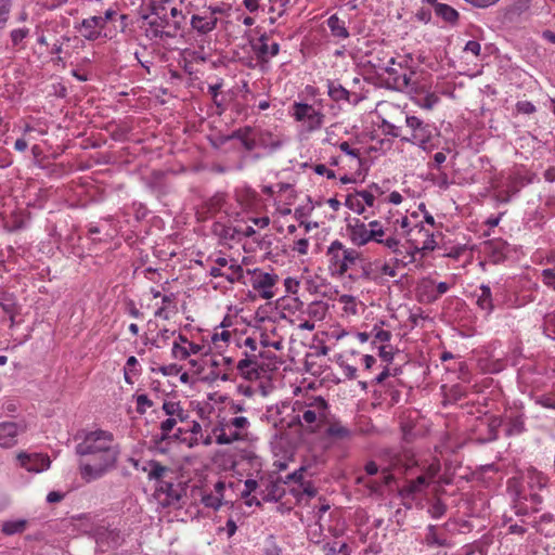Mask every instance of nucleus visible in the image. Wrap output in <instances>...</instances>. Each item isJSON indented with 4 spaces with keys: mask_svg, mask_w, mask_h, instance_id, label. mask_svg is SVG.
<instances>
[{
    "mask_svg": "<svg viewBox=\"0 0 555 555\" xmlns=\"http://www.w3.org/2000/svg\"><path fill=\"white\" fill-rule=\"evenodd\" d=\"M210 346L202 340H191L185 335L179 333L172 341L171 356L173 359L183 361L193 359L192 357H203Z\"/></svg>",
    "mask_w": 555,
    "mask_h": 555,
    "instance_id": "4468645a",
    "label": "nucleus"
},
{
    "mask_svg": "<svg viewBox=\"0 0 555 555\" xmlns=\"http://www.w3.org/2000/svg\"><path fill=\"white\" fill-rule=\"evenodd\" d=\"M76 453L83 457L79 463L80 476L90 482L103 477L115 467L119 448L112 433L94 429L81 435L76 446Z\"/></svg>",
    "mask_w": 555,
    "mask_h": 555,
    "instance_id": "f257e3e1",
    "label": "nucleus"
},
{
    "mask_svg": "<svg viewBox=\"0 0 555 555\" xmlns=\"http://www.w3.org/2000/svg\"><path fill=\"white\" fill-rule=\"evenodd\" d=\"M162 411L166 418L160 422L159 430L162 439L165 440L171 438L170 434L179 422L183 423L188 420L189 413L180 401L173 399L165 400Z\"/></svg>",
    "mask_w": 555,
    "mask_h": 555,
    "instance_id": "ddd939ff",
    "label": "nucleus"
},
{
    "mask_svg": "<svg viewBox=\"0 0 555 555\" xmlns=\"http://www.w3.org/2000/svg\"><path fill=\"white\" fill-rule=\"evenodd\" d=\"M171 438H175L180 444L189 449H193L202 444V441L185 427L178 428L177 433H175Z\"/></svg>",
    "mask_w": 555,
    "mask_h": 555,
    "instance_id": "f704fd0d",
    "label": "nucleus"
},
{
    "mask_svg": "<svg viewBox=\"0 0 555 555\" xmlns=\"http://www.w3.org/2000/svg\"><path fill=\"white\" fill-rule=\"evenodd\" d=\"M104 28L103 21L98 15L83 18L80 26L77 27L81 36L89 41L99 39Z\"/></svg>",
    "mask_w": 555,
    "mask_h": 555,
    "instance_id": "a878e982",
    "label": "nucleus"
},
{
    "mask_svg": "<svg viewBox=\"0 0 555 555\" xmlns=\"http://www.w3.org/2000/svg\"><path fill=\"white\" fill-rule=\"evenodd\" d=\"M191 431L196 438H198L202 441L203 446H210L214 442V435L212 430L210 434H204L203 431V425L196 421H193L190 426L185 427Z\"/></svg>",
    "mask_w": 555,
    "mask_h": 555,
    "instance_id": "79ce46f5",
    "label": "nucleus"
},
{
    "mask_svg": "<svg viewBox=\"0 0 555 555\" xmlns=\"http://www.w3.org/2000/svg\"><path fill=\"white\" fill-rule=\"evenodd\" d=\"M334 301L343 319L350 320L361 315L365 311V304L350 294L337 293Z\"/></svg>",
    "mask_w": 555,
    "mask_h": 555,
    "instance_id": "4be33fe9",
    "label": "nucleus"
},
{
    "mask_svg": "<svg viewBox=\"0 0 555 555\" xmlns=\"http://www.w3.org/2000/svg\"><path fill=\"white\" fill-rule=\"evenodd\" d=\"M418 218L420 214L413 211L388 220L392 236L400 241V253L396 255L403 264L414 262L417 254L434 250L437 246L433 231L425 228Z\"/></svg>",
    "mask_w": 555,
    "mask_h": 555,
    "instance_id": "f03ea898",
    "label": "nucleus"
},
{
    "mask_svg": "<svg viewBox=\"0 0 555 555\" xmlns=\"http://www.w3.org/2000/svg\"><path fill=\"white\" fill-rule=\"evenodd\" d=\"M395 64V59L391 57L389 60V62L385 65V66H379V70H383L385 72L388 77H387V83L392 87V77H396L398 75H400L401 72H399L397 68L392 67V65Z\"/></svg>",
    "mask_w": 555,
    "mask_h": 555,
    "instance_id": "13d9d810",
    "label": "nucleus"
},
{
    "mask_svg": "<svg viewBox=\"0 0 555 555\" xmlns=\"http://www.w3.org/2000/svg\"><path fill=\"white\" fill-rule=\"evenodd\" d=\"M25 520L7 521L2 525V531L5 534H14L17 532H22L25 528Z\"/></svg>",
    "mask_w": 555,
    "mask_h": 555,
    "instance_id": "603ef678",
    "label": "nucleus"
},
{
    "mask_svg": "<svg viewBox=\"0 0 555 555\" xmlns=\"http://www.w3.org/2000/svg\"><path fill=\"white\" fill-rule=\"evenodd\" d=\"M435 14L437 17H439L444 23L451 26L456 25L460 18L459 12L454 8L446 3L437 5Z\"/></svg>",
    "mask_w": 555,
    "mask_h": 555,
    "instance_id": "473e14b6",
    "label": "nucleus"
},
{
    "mask_svg": "<svg viewBox=\"0 0 555 555\" xmlns=\"http://www.w3.org/2000/svg\"><path fill=\"white\" fill-rule=\"evenodd\" d=\"M190 373L197 380L214 384L232 379L233 359L212 353L210 349L203 356L189 361Z\"/></svg>",
    "mask_w": 555,
    "mask_h": 555,
    "instance_id": "39448f33",
    "label": "nucleus"
},
{
    "mask_svg": "<svg viewBox=\"0 0 555 555\" xmlns=\"http://www.w3.org/2000/svg\"><path fill=\"white\" fill-rule=\"evenodd\" d=\"M262 420L273 428L271 444L275 448L282 441L287 444L292 442L289 430L296 429V420L293 403L281 402L268 406L262 415Z\"/></svg>",
    "mask_w": 555,
    "mask_h": 555,
    "instance_id": "0eeeda50",
    "label": "nucleus"
},
{
    "mask_svg": "<svg viewBox=\"0 0 555 555\" xmlns=\"http://www.w3.org/2000/svg\"><path fill=\"white\" fill-rule=\"evenodd\" d=\"M380 201H382V206L384 204H393V205H399L402 203L403 201V196L400 192L398 191H392L390 193H385L382 191V197H380Z\"/></svg>",
    "mask_w": 555,
    "mask_h": 555,
    "instance_id": "864d4df0",
    "label": "nucleus"
},
{
    "mask_svg": "<svg viewBox=\"0 0 555 555\" xmlns=\"http://www.w3.org/2000/svg\"><path fill=\"white\" fill-rule=\"evenodd\" d=\"M339 149L346 156H350L358 164L360 163L359 150L352 149L348 142H341Z\"/></svg>",
    "mask_w": 555,
    "mask_h": 555,
    "instance_id": "052dcab7",
    "label": "nucleus"
},
{
    "mask_svg": "<svg viewBox=\"0 0 555 555\" xmlns=\"http://www.w3.org/2000/svg\"><path fill=\"white\" fill-rule=\"evenodd\" d=\"M508 435H516L524 430V421L520 417L513 420L507 427Z\"/></svg>",
    "mask_w": 555,
    "mask_h": 555,
    "instance_id": "338daca9",
    "label": "nucleus"
},
{
    "mask_svg": "<svg viewBox=\"0 0 555 555\" xmlns=\"http://www.w3.org/2000/svg\"><path fill=\"white\" fill-rule=\"evenodd\" d=\"M526 483L529 492L519 493L517 503L525 512L539 509V505L543 501L542 492L547 485V478L537 469H529L526 475Z\"/></svg>",
    "mask_w": 555,
    "mask_h": 555,
    "instance_id": "9b49d317",
    "label": "nucleus"
},
{
    "mask_svg": "<svg viewBox=\"0 0 555 555\" xmlns=\"http://www.w3.org/2000/svg\"><path fill=\"white\" fill-rule=\"evenodd\" d=\"M223 494L205 493L202 496V503L206 507L218 509L222 505Z\"/></svg>",
    "mask_w": 555,
    "mask_h": 555,
    "instance_id": "8fccbe9b",
    "label": "nucleus"
},
{
    "mask_svg": "<svg viewBox=\"0 0 555 555\" xmlns=\"http://www.w3.org/2000/svg\"><path fill=\"white\" fill-rule=\"evenodd\" d=\"M421 301L431 302L436 300V282L431 279H423L416 287Z\"/></svg>",
    "mask_w": 555,
    "mask_h": 555,
    "instance_id": "c85d7f7f",
    "label": "nucleus"
},
{
    "mask_svg": "<svg viewBox=\"0 0 555 555\" xmlns=\"http://www.w3.org/2000/svg\"><path fill=\"white\" fill-rule=\"evenodd\" d=\"M268 486V481L263 478H260L259 480L253 478L246 479L244 482V488L241 491V495L246 500L245 503L248 506H258L260 505L261 500L271 501L276 499L275 494L266 492Z\"/></svg>",
    "mask_w": 555,
    "mask_h": 555,
    "instance_id": "a211bd4d",
    "label": "nucleus"
},
{
    "mask_svg": "<svg viewBox=\"0 0 555 555\" xmlns=\"http://www.w3.org/2000/svg\"><path fill=\"white\" fill-rule=\"evenodd\" d=\"M278 302L283 318L288 319L293 325L304 331L311 332L314 330L315 324L304 317V302L297 297L281 298Z\"/></svg>",
    "mask_w": 555,
    "mask_h": 555,
    "instance_id": "dca6fc26",
    "label": "nucleus"
},
{
    "mask_svg": "<svg viewBox=\"0 0 555 555\" xmlns=\"http://www.w3.org/2000/svg\"><path fill=\"white\" fill-rule=\"evenodd\" d=\"M17 465L31 474H40L51 466V459L47 453L21 451L15 456Z\"/></svg>",
    "mask_w": 555,
    "mask_h": 555,
    "instance_id": "aec40b11",
    "label": "nucleus"
},
{
    "mask_svg": "<svg viewBox=\"0 0 555 555\" xmlns=\"http://www.w3.org/2000/svg\"><path fill=\"white\" fill-rule=\"evenodd\" d=\"M439 102L438 95L435 93H427L424 98L418 99L416 104L424 109H431Z\"/></svg>",
    "mask_w": 555,
    "mask_h": 555,
    "instance_id": "5fc2aeb1",
    "label": "nucleus"
},
{
    "mask_svg": "<svg viewBox=\"0 0 555 555\" xmlns=\"http://www.w3.org/2000/svg\"><path fill=\"white\" fill-rule=\"evenodd\" d=\"M327 94L333 101L350 102V92L338 81L327 80Z\"/></svg>",
    "mask_w": 555,
    "mask_h": 555,
    "instance_id": "c9c22d12",
    "label": "nucleus"
},
{
    "mask_svg": "<svg viewBox=\"0 0 555 555\" xmlns=\"http://www.w3.org/2000/svg\"><path fill=\"white\" fill-rule=\"evenodd\" d=\"M229 325V323L227 322V318L222 321L221 323V327L222 330L219 332V331H216L212 335H211V338H210V341L211 344L217 348V349H222L224 346L228 345V343L230 341L231 337H232V334L231 332H229L228 330H225V327Z\"/></svg>",
    "mask_w": 555,
    "mask_h": 555,
    "instance_id": "58836bf2",
    "label": "nucleus"
},
{
    "mask_svg": "<svg viewBox=\"0 0 555 555\" xmlns=\"http://www.w3.org/2000/svg\"><path fill=\"white\" fill-rule=\"evenodd\" d=\"M542 281L545 285L551 286L555 289V272L546 269L542 271Z\"/></svg>",
    "mask_w": 555,
    "mask_h": 555,
    "instance_id": "774afa93",
    "label": "nucleus"
},
{
    "mask_svg": "<svg viewBox=\"0 0 555 555\" xmlns=\"http://www.w3.org/2000/svg\"><path fill=\"white\" fill-rule=\"evenodd\" d=\"M326 311H327V307L324 302L313 301L310 305H308L306 310H304V317L306 318V315H307L308 317L307 320H310L311 322L314 323V321L323 320L326 314Z\"/></svg>",
    "mask_w": 555,
    "mask_h": 555,
    "instance_id": "e433bc0d",
    "label": "nucleus"
},
{
    "mask_svg": "<svg viewBox=\"0 0 555 555\" xmlns=\"http://www.w3.org/2000/svg\"><path fill=\"white\" fill-rule=\"evenodd\" d=\"M326 433H327V435L330 437H333V438H336V439H347L351 435L350 429L347 428L346 426H344L340 423H333V424H331L327 427Z\"/></svg>",
    "mask_w": 555,
    "mask_h": 555,
    "instance_id": "49530a36",
    "label": "nucleus"
},
{
    "mask_svg": "<svg viewBox=\"0 0 555 555\" xmlns=\"http://www.w3.org/2000/svg\"><path fill=\"white\" fill-rule=\"evenodd\" d=\"M220 12L221 11L218 8H209L202 13L194 14L191 17L192 28L199 34H208L216 28L218 22L216 14Z\"/></svg>",
    "mask_w": 555,
    "mask_h": 555,
    "instance_id": "5701e85b",
    "label": "nucleus"
},
{
    "mask_svg": "<svg viewBox=\"0 0 555 555\" xmlns=\"http://www.w3.org/2000/svg\"><path fill=\"white\" fill-rule=\"evenodd\" d=\"M293 250L299 255H307L309 251V241L307 238H299L294 242Z\"/></svg>",
    "mask_w": 555,
    "mask_h": 555,
    "instance_id": "69168bd1",
    "label": "nucleus"
},
{
    "mask_svg": "<svg viewBox=\"0 0 555 555\" xmlns=\"http://www.w3.org/2000/svg\"><path fill=\"white\" fill-rule=\"evenodd\" d=\"M440 472V463L433 460L427 466L423 467L422 474L416 479L408 482L401 490L400 494L403 498L414 496L422 493L429 485L436 481L438 473Z\"/></svg>",
    "mask_w": 555,
    "mask_h": 555,
    "instance_id": "f3484780",
    "label": "nucleus"
},
{
    "mask_svg": "<svg viewBox=\"0 0 555 555\" xmlns=\"http://www.w3.org/2000/svg\"><path fill=\"white\" fill-rule=\"evenodd\" d=\"M302 474H304V469L300 468V469L294 472L292 475H289L288 479L297 482L299 485V488L302 489L304 494H306L307 496H310V498L314 496L317 494V490L314 489V487L311 485L310 481L304 480Z\"/></svg>",
    "mask_w": 555,
    "mask_h": 555,
    "instance_id": "ea45409f",
    "label": "nucleus"
},
{
    "mask_svg": "<svg viewBox=\"0 0 555 555\" xmlns=\"http://www.w3.org/2000/svg\"><path fill=\"white\" fill-rule=\"evenodd\" d=\"M150 28L153 33L154 37H173V34L170 31H167L166 28L170 26L169 17H157L153 16L152 20L149 22Z\"/></svg>",
    "mask_w": 555,
    "mask_h": 555,
    "instance_id": "7c9ffc66",
    "label": "nucleus"
},
{
    "mask_svg": "<svg viewBox=\"0 0 555 555\" xmlns=\"http://www.w3.org/2000/svg\"><path fill=\"white\" fill-rule=\"evenodd\" d=\"M236 369L245 379L254 380L259 377V363L256 356L241 359L236 364Z\"/></svg>",
    "mask_w": 555,
    "mask_h": 555,
    "instance_id": "bb28decb",
    "label": "nucleus"
},
{
    "mask_svg": "<svg viewBox=\"0 0 555 555\" xmlns=\"http://www.w3.org/2000/svg\"><path fill=\"white\" fill-rule=\"evenodd\" d=\"M477 305L480 309L487 311L488 313L492 311V296L491 289L487 285H481L479 288V294L477 295Z\"/></svg>",
    "mask_w": 555,
    "mask_h": 555,
    "instance_id": "a19ab883",
    "label": "nucleus"
},
{
    "mask_svg": "<svg viewBox=\"0 0 555 555\" xmlns=\"http://www.w3.org/2000/svg\"><path fill=\"white\" fill-rule=\"evenodd\" d=\"M207 214L210 217H216L219 221L223 219V217H229L233 219L234 225H227L224 230V235L234 236V234L251 236L256 233L255 229L247 224L251 222L258 229H264L270 223V218L268 216L256 217L251 214V211H246L241 216L238 211H230L229 204L225 199V196L222 194L215 195L211 197L207 204ZM232 222V220H229Z\"/></svg>",
    "mask_w": 555,
    "mask_h": 555,
    "instance_id": "7ed1b4c3",
    "label": "nucleus"
},
{
    "mask_svg": "<svg viewBox=\"0 0 555 555\" xmlns=\"http://www.w3.org/2000/svg\"><path fill=\"white\" fill-rule=\"evenodd\" d=\"M0 214L3 220H5V227L9 230H17L23 228L28 219L23 210L4 209Z\"/></svg>",
    "mask_w": 555,
    "mask_h": 555,
    "instance_id": "cd10ccee",
    "label": "nucleus"
},
{
    "mask_svg": "<svg viewBox=\"0 0 555 555\" xmlns=\"http://www.w3.org/2000/svg\"><path fill=\"white\" fill-rule=\"evenodd\" d=\"M250 422L245 416H235L230 420L221 418L212 427L214 441L217 444H231L244 441L248 437Z\"/></svg>",
    "mask_w": 555,
    "mask_h": 555,
    "instance_id": "9d476101",
    "label": "nucleus"
},
{
    "mask_svg": "<svg viewBox=\"0 0 555 555\" xmlns=\"http://www.w3.org/2000/svg\"><path fill=\"white\" fill-rule=\"evenodd\" d=\"M285 142V138H282L281 135H274L270 131H263L260 134V143L263 146H268L272 150L281 147Z\"/></svg>",
    "mask_w": 555,
    "mask_h": 555,
    "instance_id": "c03bdc74",
    "label": "nucleus"
},
{
    "mask_svg": "<svg viewBox=\"0 0 555 555\" xmlns=\"http://www.w3.org/2000/svg\"><path fill=\"white\" fill-rule=\"evenodd\" d=\"M426 542L429 545H437V546H442L446 543L444 539H441L438 537L436 527H434V526L428 527V532L426 534Z\"/></svg>",
    "mask_w": 555,
    "mask_h": 555,
    "instance_id": "bf43d9fd",
    "label": "nucleus"
},
{
    "mask_svg": "<svg viewBox=\"0 0 555 555\" xmlns=\"http://www.w3.org/2000/svg\"><path fill=\"white\" fill-rule=\"evenodd\" d=\"M274 201L275 214L285 217L291 215V206L295 203L297 197L296 191L292 184L288 183H276L270 184L263 188Z\"/></svg>",
    "mask_w": 555,
    "mask_h": 555,
    "instance_id": "2eb2a0df",
    "label": "nucleus"
},
{
    "mask_svg": "<svg viewBox=\"0 0 555 555\" xmlns=\"http://www.w3.org/2000/svg\"><path fill=\"white\" fill-rule=\"evenodd\" d=\"M249 284L260 298L271 300L278 295L279 275L262 269L247 270Z\"/></svg>",
    "mask_w": 555,
    "mask_h": 555,
    "instance_id": "f8f14e48",
    "label": "nucleus"
},
{
    "mask_svg": "<svg viewBox=\"0 0 555 555\" xmlns=\"http://www.w3.org/2000/svg\"><path fill=\"white\" fill-rule=\"evenodd\" d=\"M292 116L301 121L307 131L311 132L320 129L324 122V114L315 109L312 105L307 103L296 102L293 105Z\"/></svg>",
    "mask_w": 555,
    "mask_h": 555,
    "instance_id": "6ab92c4d",
    "label": "nucleus"
},
{
    "mask_svg": "<svg viewBox=\"0 0 555 555\" xmlns=\"http://www.w3.org/2000/svg\"><path fill=\"white\" fill-rule=\"evenodd\" d=\"M296 429L315 433L324 425L328 415V406L322 397H309L293 402Z\"/></svg>",
    "mask_w": 555,
    "mask_h": 555,
    "instance_id": "423d86ee",
    "label": "nucleus"
},
{
    "mask_svg": "<svg viewBox=\"0 0 555 555\" xmlns=\"http://www.w3.org/2000/svg\"><path fill=\"white\" fill-rule=\"evenodd\" d=\"M382 190L373 185L369 190H363L357 192L354 199L358 202V207L354 208L358 212L364 211V206L360 205L361 203L365 204L369 207H376L377 209H382Z\"/></svg>",
    "mask_w": 555,
    "mask_h": 555,
    "instance_id": "393cba45",
    "label": "nucleus"
},
{
    "mask_svg": "<svg viewBox=\"0 0 555 555\" xmlns=\"http://www.w3.org/2000/svg\"><path fill=\"white\" fill-rule=\"evenodd\" d=\"M27 430L25 421H7L0 423V447L11 449L18 443V438Z\"/></svg>",
    "mask_w": 555,
    "mask_h": 555,
    "instance_id": "412c9836",
    "label": "nucleus"
},
{
    "mask_svg": "<svg viewBox=\"0 0 555 555\" xmlns=\"http://www.w3.org/2000/svg\"><path fill=\"white\" fill-rule=\"evenodd\" d=\"M327 26L331 30L332 36L338 39H347L349 38L350 34L347 29L346 22L338 17V15L333 14L331 15L327 21Z\"/></svg>",
    "mask_w": 555,
    "mask_h": 555,
    "instance_id": "c756f323",
    "label": "nucleus"
},
{
    "mask_svg": "<svg viewBox=\"0 0 555 555\" xmlns=\"http://www.w3.org/2000/svg\"><path fill=\"white\" fill-rule=\"evenodd\" d=\"M144 470L147 472L150 478L159 479L164 476L166 467L162 466L159 463L150 462L149 468L144 467Z\"/></svg>",
    "mask_w": 555,
    "mask_h": 555,
    "instance_id": "6e6d98bb",
    "label": "nucleus"
},
{
    "mask_svg": "<svg viewBox=\"0 0 555 555\" xmlns=\"http://www.w3.org/2000/svg\"><path fill=\"white\" fill-rule=\"evenodd\" d=\"M150 370L152 373L160 374L163 376H177L180 373L181 367L175 363H170V364H166V365L152 363Z\"/></svg>",
    "mask_w": 555,
    "mask_h": 555,
    "instance_id": "a18cd8bd",
    "label": "nucleus"
},
{
    "mask_svg": "<svg viewBox=\"0 0 555 555\" xmlns=\"http://www.w3.org/2000/svg\"><path fill=\"white\" fill-rule=\"evenodd\" d=\"M135 410L139 414H145L153 406V401L145 393L134 395Z\"/></svg>",
    "mask_w": 555,
    "mask_h": 555,
    "instance_id": "de8ad7c7",
    "label": "nucleus"
},
{
    "mask_svg": "<svg viewBox=\"0 0 555 555\" xmlns=\"http://www.w3.org/2000/svg\"><path fill=\"white\" fill-rule=\"evenodd\" d=\"M429 513L434 518H440L446 513V505L440 500H437L431 504Z\"/></svg>",
    "mask_w": 555,
    "mask_h": 555,
    "instance_id": "e2e57ef3",
    "label": "nucleus"
},
{
    "mask_svg": "<svg viewBox=\"0 0 555 555\" xmlns=\"http://www.w3.org/2000/svg\"><path fill=\"white\" fill-rule=\"evenodd\" d=\"M371 336L373 337V343L385 344L388 343L391 338V333L389 331L384 330L379 325H374L371 331Z\"/></svg>",
    "mask_w": 555,
    "mask_h": 555,
    "instance_id": "09e8293b",
    "label": "nucleus"
},
{
    "mask_svg": "<svg viewBox=\"0 0 555 555\" xmlns=\"http://www.w3.org/2000/svg\"><path fill=\"white\" fill-rule=\"evenodd\" d=\"M178 334H176V331L169 330V328H162L157 332L155 337L152 340V344L156 348H163L172 339L175 340V337H177Z\"/></svg>",
    "mask_w": 555,
    "mask_h": 555,
    "instance_id": "37998d69",
    "label": "nucleus"
},
{
    "mask_svg": "<svg viewBox=\"0 0 555 555\" xmlns=\"http://www.w3.org/2000/svg\"><path fill=\"white\" fill-rule=\"evenodd\" d=\"M141 375V366L134 356H130L124 367V379L127 384L133 385L137 378Z\"/></svg>",
    "mask_w": 555,
    "mask_h": 555,
    "instance_id": "2f4dec72",
    "label": "nucleus"
},
{
    "mask_svg": "<svg viewBox=\"0 0 555 555\" xmlns=\"http://www.w3.org/2000/svg\"><path fill=\"white\" fill-rule=\"evenodd\" d=\"M29 30L27 28H18L14 29L11 33V40L14 46H18L28 35Z\"/></svg>",
    "mask_w": 555,
    "mask_h": 555,
    "instance_id": "0e129e2a",
    "label": "nucleus"
},
{
    "mask_svg": "<svg viewBox=\"0 0 555 555\" xmlns=\"http://www.w3.org/2000/svg\"><path fill=\"white\" fill-rule=\"evenodd\" d=\"M285 292L289 295H297L300 288V281L295 276H287L284 279Z\"/></svg>",
    "mask_w": 555,
    "mask_h": 555,
    "instance_id": "4d7b16f0",
    "label": "nucleus"
},
{
    "mask_svg": "<svg viewBox=\"0 0 555 555\" xmlns=\"http://www.w3.org/2000/svg\"><path fill=\"white\" fill-rule=\"evenodd\" d=\"M260 343H261L262 346H264V347H272L275 350H280L282 348V346H283L282 338L278 337V338H274V339H270L268 337V335H266V334L261 335Z\"/></svg>",
    "mask_w": 555,
    "mask_h": 555,
    "instance_id": "680f3d73",
    "label": "nucleus"
},
{
    "mask_svg": "<svg viewBox=\"0 0 555 555\" xmlns=\"http://www.w3.org/2000/svg\"><path fill=\"white\" fill-rule=\"evenodd\" d=\"M414 75L413 70H401L400 75L392 77V88L399 91L412 89L415 86Z\"/></svg>",
    "mask_w": 555,
    "mask_h": 555,
    "instance_id": "72a5a7b5",
    "label": "nucleus"
},
{
    "mask_svg": "<svg viewBox=\"0 0 555 555\" xmlns=\"http://www.w3.org/2000/svg\"><path fill=\"white\" fill-rule=\"evenodd\" d=\"M251 48L261 62H268L280 51V44L275 41L269 42V37L266 34L261 35L256 42H253Z\"/></svg>",
    "mask_w": 555,
    "mask_h": 555,
    "instance_id": "b1692460",
    "label": "nucleus"
},
{
    "mask_svg": "<svg viewBox=\"0 0 555 555\" xmlns=\"http://www.w3.org/2000/svg\"><path fill=\"white\" fill-rule=\"evenodd\" d=\"M326 259L328 271L334 278H343L349 270L357 266L360 253L346 247L341 242L334 241L327 247Z\"/></svg>",
    "mask_w": 555,
    "mask_h": 555,
    "instance_id": "1a4fd4ad",
    "label": "nucleus"
},
{
    "mask_svg": "<svg viewBox=\"0 0 555 555\" xmlns=\"http://www.w3.org/2000/svg\"><path fill=\"white\" fill-rule=\"evenodd\" d=\"M405 128L402 142L411 143L430 152L439 146L441 132L433 122H426L415 115L405 114Z\"/></svg>",
    "mask_w": 555,
    "mask_h": 555,
    "instance_id": "6e6552de",
    "label": "nucleus"
},
{
    "mask_svg": "<svg viewBox=\"0 0 555 555\" xmlns=\"http://www.w3.org/2000/svg\"><path fill=\"white\" fill-rule=\"evenodd\" d=\"M347 235L350 242L358 247L375 242L395 254L400 253V241L397 236H392L391 225L385 229L377 220L363 222L354 218L347 224Z\"/></svg>",
    "mask_w": 555,
    "mask_h": 555,
    "instance_id": "20e7f679",
    "label": "nucleus"
},
{
    "mask_svg": "<svg viewBox=\"0 0 555 555\" xmlns=\"http://www.w3.org/2000/svg\"><path fill=\"white\" fill-rule=\"evenodd\" d=\"M382 127L383 131L386 134L391 135L393 138H399L400 141L402 142V137H404V129L402 127L397 126L385 119L383 120Z\"/></svg>",
    "mask_w": 555,
    "mask_h": 555,
    "instance_id": "3c124183",
    "label": "nucleus"
},
{
    "mask_svg": "<svg viewBox=\"0 0 555 555\" xmlns=\"http://www.w3.org/2000/svg\"><path fill=\"white\" fill-rule=\"evenodd\" d=\"M251 133L253 129L250 127H245L235 130L231 138L240 140L246 151H253L256 147V141L251 137Z\"/></svg>",
    "mask_w": 555,
    "mask_h": 555,
    "instance_id": "4c0bfd02",
    "label": "nucleus"
}]
</instances>
